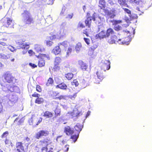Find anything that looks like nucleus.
Listing matches in <instances>:
<instances>
[{
    "label": "nucleus",
    "mask_w": 152,
    "mask_h": 152,
    "mask_svg": "<svg viewBox=\"0 0 152 152\" xmlns=\"http://www.w3.org/2000/svg\"><path fill=\"white\" fill-rule=\"evenodd\" d=\"M2 78L5 80L4 81L2 80H0V84L2 86L4 85L5 83H12L16 79L12 74L10 72L8 71L4 73L2 75Z\"/></svg>",
    "instance_id": "1"
},
{
    "label": "nucleus",
    "mask_w": 152,
    "mask_h": 152,
    "mask_svg": "<svg viewBox=\"0 0 152 152\" xmlns=\"http://www.w3.org/2000/svg\"><path fill=\"white\" fill-rule=\"evenodd\" d=\"M24 18V21L25 24L29 25L34 23V20L29 11L25 10L22 14Z\"/></svg>",
    "instance_id": "2"
},
{
    "label": "nucleus",
    "mask_w": 152,
    "mask_h": 152,
    "mask_svg": "<svg viewBox=\"0 0 152 152\" xmlns=\"http://www.w3.org/2000/svg\"><path fill=\"white\" fill-rule=\"evenodd\" d=\"M51 143L50 140L48 138H46L43 140H40L37 146L40 148H42L41 152H44V151L47 152L48 150V147Z\"/></svg>",
    "instance_id": "3"
},
{
    "label": "nucleus",
    "mask_w": 152,
    "mask_h": 152,
    "mask_svg": "<svg viewBox=\"0 0 152 152\" xmlns=\"http://www.w3.org/2000/svg\"><path fill=\"white\" fill-rule=\"evenodd\" d=\"M36 56L37 58L40 59L38 61V66L39 67H41L45 66V60L43 59V58H46L48 60L50 59V56L48 54L39 53L38 56Z\"/></svg>",
    "instance_id": "4"
},
{
    "label": "nucleus",
    "mask_w": 152,
    "mask_h": 152,
    "mask_svg": "<svg viewBox=\"0 0 152 152\" xmlns=\"http://www.w3.org/2000/svg\"><path fill=\"white\" fill-rule=\"evenodd\" d=\"M103 70L101 68L97 69L96 74L97 76V78H95L94 81L95 83L98 84L105 77L104 72Z\"/></svg>",
    "instance_id": "5"
},
{
    "label": "nucleus",
    "mask_w": 152,
    "mask_h": 152,
    "mask_svg": "<svg viewBox=\"0 0 152 152\" xmlns=\"http://www.w3.org/2000/svg\"><path fill=\"white\" fill-rule=\"evenodd\" d=\"M1 22L2 26L5 27L14 28V21L13 20L10 18H4L1 20Z\"/></svg>",
    "instance_id": "6"
},
{
    "label": "nucleus",
    "mask_w": 152,
    "mask_h": 152,
    "mask_svg": "<svg viewBox=\"0 0 152 152\" xmlns=\"http://www.w3.org/2000/svg\"><path fill=\"white\" fill-rule=\"evenodd\" d=\"M49 134L48 131L44 130H40L35 134V137L37 139H39L43 137H46L48 136Z\"/></svg>",
    "instance_id": "7"
},
{
    "label": "nucleus",
    "mask_w": 152,
    "mask_h": 152,
    "mask_svg": "<svg viewBox=\"0 0 152 152\" xmlns=\"http://www.w3.org/2000/svg\"><path fill=\"white\" fill-rule=\"evenodd\" d=\"M131 39L130 38L127 37L125 38H122L121 39H118L117 40V44L120 45H127L130 41Z\"/></svg>",
    "instance_id": "8"
},
{
    "label": "nucleus",
    "mask_w": 152,
    "mask_h": 152,
    "mask_svg": "<svg viewBox=\"0 0 152 152\" xmlns=\"http://www.w3.org/2000/svg\"><path fill=\"white\" fill-rule=\"evenodd\" d=\"M19 47L20 48L23 49L24 50L22 51V53L23 54H26L30 46L29 44L27 43H20L19 44Z\"/></svg>",
    "instance_id": "9"
},
{
    "label": "nucleus",
    "mask_w": 152,
    "mask_h": 152,
    "mask_svg": "<svg viewBox=\"0 0 152 152\" xmlns=\"http://www.w3.org/2000/svg\"><path fill=\"white\" fill-rule=\"evenodd\" d=\"M104 71L109 69L110 68V61L107 60H104L102 63L101 67L100 68Z\"/></svg>",
    "instance_id": "10"
},
{
    "label": "nucleus",
    "mask_w": 152,
    "mask_h": 152,
    "mask_svg": "<svg viewBox=\"0 0 152 152\" xmlns=\"http://www.w3.org/2000/svg\"><path fill=\"white\" fill-rule=\"evenodd\" d=\"M95 37L96 39H100L107 38L106 32L104 30L101 31L96 35Z\"/></svg>",
    "instance_id": "11"
},
{
    "label": "nucleus",
    "mask_w": 152,
    "mask_h": 152,
    "mask_svg": "<svg viewBox=\"0 0 152 152\" xmlns=\"http://www.w3.org/2000/svg\"><path fill=\"white\" fill-rule=\"evenodd\" d=\"M78 64L80 68L83 71H86L88 69V65L85 62L81 60L78 61Z\"/></svg>",
    "instance_id": "12"
},
{
    "label": "nucleus",
    "mask_w": 152,
    "mask_h": 152,
    "mask_svg": "<svg viewBox=\"0 0 152 152\" xmlns=\"http://www.w3.org/2000/svg\"><path fill=\"white\" fill-rule=\"evenodd\" d=\"M70 114L72 118L75 120L81 115V113L77 110H74L71 112Z\"/></svg>",
    "instance_id": "13"
},
{
    "label": "nucleus",
    "mask_w": 152,
    "mask_h": 152,
    "mask_svg": "<svg viewBox=\"0 0 152 152\" xmlns=\"http://www.w3.org/2000/svg\"><path fill=\"white\" fill-rule=\"evenodd\" d=\"M83 127V126L82 124L79 123H77L74 126L75 129L73 130L75 134H79Z\"/></svg>",
    "instance_id": "14"
},
{
    "label": "nucleus",
    "mask_w": 152,
    "mask_h": 152,
    "mask_svg": "<svg viewBox=\"0 0 152 152\" xmlns=\"http://www.w3.org/2000/svg\"><path fill=\"white\" fill-rule=\"evenodd\" d=\"M118 37L115 35L111 36L110 38L108 39L107 42L110 44H117Z\"/></svg>",
    "instance_id": "15"
},
{
    "label": "nucleus",
    "mask_w": 152,
    "mask_h": 152,
    "mask_svg": "<svg viewBox=\"0 0 152 152\" xmlns=\"http://www.w3.org/2000/svg\"><path fill=\"white\" fill-rule=\"evenodd\" d=\"M64 132L66 134L69 135L75 133L74 130H72L69 126H67L64 128Z\"/></svg>",
    "instance_id": "16"
},
{
    "label": "nucleus",
    "mask_w": 152,
    "mask_h": 152,
    "mask_svg": "<svg viewBox=\"0 0 152 152\" xmlns=\"http://www.w3.org/2000/svg\"><path fill=\"white\" fill-rule=\"evenodd\" d=\"M34 48L37 52H42L45 50L44 47L40 45H35L34 46Z\"/></svg>",
    "instance_id": "17"
},
{
    "label": "nucleus",
    "mask_w": 152,
    "mask_h": 152,
    "mask_svg": "<svg viewBox=\"0 0 152 152\" xmlns=\"http://www.w3.org/2000/svg\"><path fill=\"white\" fill-rule=\"evenodd\" d=\"M43 116L45 118H50L53 116L52 113L49 111H46L43 113Z\"/></svg>",
    "instance_id": "18"
},
{
    "label": "nucleus",
    "mask_w": 152,
    "mask_h": 152,
    "mask_svg": "<svg viewBox=\"0 0 152 152\" xmlns=\"http://www.w3.org/2000/svg\"><path fill=\"white\" fill-rule=\"evenodd\" d=\"M15 147L16 148V151L21 150L23 151L24 149V146L23 145V143L22 142H17L15 144Z\"/></svg>",
    "instance_id": "19"
},
{
    "label": "nucleus",
    "mask_w": 152,
    "mask_h": 152,
    "mask_svg": "<svg viewBox=\"0 0 152 152\" xmlns=\"http://www.w3.org/2000/svg\"><path fill=\"white\" fill-rule=\"evenodd\" d=\"M98 6L101 9L105 8L106 2L105 0H99Z\"/></svg>",
    "instance_id": "20"
},
{
    "label": "nucleus",
    "mask_w": 152,
    "mask_h": 152,
    "mask_svg": "<svg viewBox=\"0 0 152 152\" xmlns=\"http://www.w3.org/2000/svg\"><path fill=\"white\" fill-rule=\"evenodd\" d=\"M92 17H87L85 21L86 26L90 28L92 22Z\"/></svg>",
    "instance_id": "21"
},
{
    "label": "nucleus",
    "mask_w": 152,
    "mask_h": 152,
    "mask_svg": "<svg viewBox=\"0 0 152 152\" xmlns=\"http://www.w3.org/2000/svg\"><path fill=\"white\" fill-rule=\"evenodd\" d=\"M115 10L114 9L109 10L107 16H109L110 18H113L115 16Z\"/></svg>",
    "instance_id": "22"
},
{
    "label": "nucleus",
    "mask_w": 152,
    "mask_h": 152,
    "mask_svg": "<svg viewBox=\"0 0 152 152\" xmlns=\"http://www.w3.org/2000/svg\"><path fill=\"white\" fill-rule=\"evenodd\" d=\"M61 50L59 45L55 46L53 50V52L55 55L59 54L61 53Z\"/></svg>",
    "instance_id": "23"
},
{
    "label": "nucleus",
    "mask_w": 152,
    "mask_h": 152,
    "mask_svg": "<svg viewBox=\"0 0 152 152\" xmlns=\"http://www.w3.org/2000/svg\"><path fill=\"white\" fill-rule=\"evenodd\" d=\"M128 0H118V2L119 4L122 7L126 6L129 7V6L127 4Z\"/></svg>",
    "instance_id": "24"
},
{
    "label": "nucleus",
    "mask_w": 152,
    "mask_h": 152,
    "mask_svg": "<svg viewBox=\"0 0 152 152\" xmlns=\"http://www.w3.org/2000/svg\"><path fill=\"white\" fill-rule=\"evenodd\" d=\"M67 86L64 83H62L57 85L56 86V88H58L63 90H66L67 88Z\"/></svg>",
    "instance_id": "25"
},
{
    "label": "nucleus",
    "mask_w": 152,
    "mask_h": 152,
    "mask_svg": "<svg viewBox=\"0 0 152 152\" xmlns=\"http://www.w3.org/2000/svg\"><path fill=\"white\" fill-rule=\"evenodd\" d=\"M106 33L107 38L109 37L110 35L115 33L114 31L111 28H109L107 29L106 31Z\"/></svg>",
    "instance_id": "26"
},
{
    "label": "nucleus",
    "mask_w": 152,
    "mask_h": 152,
    "mask_svg": "<svg viewBox=\"0 0 152 152\" xmlns=\"http://www.w3.org/2000/svg\"><path fill=\"white\" fill-rule=\"evenodd\" d=\"M54 81L53 78L52 77H49L46 83V85L47 86H52L54 84Z\"/></svg>",
    "instance_id": "27"
},
{
    "label": "nucleus",
    "mask_w": 152,
    "mask_h": 152,
    "mask_svg": "<svg viewBox=\"0 0 152 152\" xmlns=\"http://www.w3.org/2000/svg\"><path fill=\"white\" fill-rule=\"evenodd\" d=\"M92 19L95 21V23L99 24L101 22V18L99 17H95V15L93 14L92 16Z\"/></svg>",
    "instance_id": "28"
},
{
    "label": "nucleus",
    "mask_w": 152,
    "mask_h": 152,
    "mask_svg": "<svg viewBox=\"0 0 152 152\" xmlns=\"http://www.w3.org/2000/svg\"><path fill=\"white\" fill-rule=\"evenodd\" d=\"M18 120V121L17 123V125H22L23 124V123L24 119L23 118H22L19 119V118L18 117L17 118L14 120V122H15L16 121H17Z\"/></svg>",
    "instance_id": "29"
},
{
    "label": "nucleus",
    "mask_w": 152,
    "mask_h": 152,
    "mask_svg": "<svg viewBox=\"0 0 152 152\" xmlns=\"http://www.w3.org/2000/svg\"><path fill=\"white\" fill-rule=\"evenodd\" d=\"M7 40V38L5 37V38L0 39V45L3 46L7 45V44L6 42Z\"/></svg>",
    "instance_id": "30"
},
{
    "label": "nucleus",
    "mask_w": 152,
    "mask_h": 152,
    "mask_svg": "<svg viewBox=\"0 0 152 152\" xmlns=\"http://www.w3.org/2000/svg\"><path fill=\"white\" fill-rule=\"evenodd\" d=\"M96 47L97 46L96 45H94L93 46H91V47L89 49L88 53L90 55H92L94 53V51Z\"/></svg>",
    "instance_id": "31"
},
{
    "label": "nucleus",
    "mask_w": 152,
    "mask_h": 152,
    "mask_svg": "<svg viewBox=\"0 0 152 152\" xmlns=\"http://www.w3.org/2000/svg\"><path fill=\"white\" fill-rule=\"evenodd\" d=\"M44 102V99L42 97H39L37 98L35 101V103L38 104H42Z\"/></svg>",
    "instance_id": "32"
},
{
    "label": "nucleus",
    "mask_w": 152,
    "mask_h": 152,
    "mask_svg": "<svg viewBox=\"0 0 152 152\" xmlns=\"http://www.w3.org/2000/svg\"><path fill=\"white\" fill-rule=\"evenodd\" d=\"M129 16L130 20L137 19L138 18V16L137 15L134 13H131Z\"/></svg>",
    "instance_id": "33"
},
{
    "label": "nucleus",
    "mask_w": 152,
    "mask_h": 152,
    "mask_svg": "<svg viewBox=\"0 0 152 152\" xmlns=\"http://www.w3.org/2000/svg\"><path fill=\"white\" fill-rule=\"evenodd\" d=\"M79 135V134H75L71 136V139L74 142H75L77 140Z\"/></svg>",
    "instance_id": "34"
},
{
    "label": "nucleus",
    "mask_w": 152,
    "mask_h": 152,
    "mask_svg": "<svg viewBox=\"0 0 152 152\" xmlns=\"http://www.w3.org/2000/svg\"><path fill=\"white\" fill-rule=\"evenodd\" d=\"M73 77V74L71 73H69L65 75V77L68 80H71Z\"/></svg>",
    "instance_id": "35"
},
{
    "label": "nucleus",
    "mask_w": 152,
    "mask_h": 152,
    "mask_svg": "<svg viewBox=\"0 0 152 152\" xmlns=\"http://www.w3.org/2000/svg\"><path fill=\"white\" fill-rule=\"evenodd\" d=\"M82 48V45L80 43H78L76 45L75 47V50L76 52L79 51Z\"/></svg>",
    "instance_id": "36"
},
{
    "label": "nucleus",
    "mask_w": 152,
    "mask_h": 152,
    "mask_svg": "<svg viewBox=\"0 0 152 152\" xmlns=\"http://www.w3.org/2000/svg\"><path fill=\"white\" fill-rule=\"evenodd\" d=\"M59 94L56 91H53L52 92V94H51V96L53 99H56V98Z\"/></svg>",
    "instance_id": "37"
},
{
    "label": "nucleus",
    "mask_w": 152,
    "mask_h": 152,
    "mask_svg": "<svg viewBox=\"0 0 152 152\" xmlns=\"http://www.w3.org/2000/svg\"><path fill=\"white\" fill-rule=\"evenodd\" d=\"M11 55L10 54H8L6 56L0 53V58H10L11 57Z\"/></svg>",
    "instance_id": "38"
},
{
    "label": "nucleus",
    "mask_w": 152,
    "mask_h": 152,
    "mask_svg": "<svg viewBox=\"0 0 152 152\" xmlns=\"http://www.w3.org/2000/svg\"><path fill=\"white\" fill-rule=\"evenodd\" d=\"M122 22L121 20H113L110 21V22L112 23L113 25H116Z\"/></svg>",
    "instance_id": "39"
},
{
    "label": "nucleus",
    "mask_w": 152,
    "mask_h": 152,
    "mask_svg": "<svg viewBox=\"0 0 152 152\" xmlns=\"http://www.w3.org/2000/svg\"><path fill=\"white\" fill-rule=\"evenodd\" d=\"M61 61V59L60 57H56L55 58L54 63L60 64Z\"/></svg>",
    "instance_id": "40"
},
{
    "label": "nucleus",
    "mask_w": 152,
    "mask_h": 152,
    "mask_svg": "<svg viewBox=\"0 0 152 152\" xmlns=\"http://www.w3.org/2000/svg\"><path fill=\"white\" fill-rule=\"evenodd\" d=\"M77 92H76L73 95H69V97L71 99L74 100L75 99L77 96Z\"/></svg>",
    "instance_id": "41"
},
{
    "label": "nucleus",
    "mask_w": 152,
    "mask_h": 152,
    "mask_svg": "<svg viewBox=\"0 0 152 152\" xmlns=\"http://www.w3.org/2000/svg\"><path fill=\"white\" fill-rule=\"evenodd\" d=\"M87 83L84 80H83L80 83L81 86L83 88H84L87 86Z\"/></svg>",
    "instance_id": "42"
},
{
    "label": "nucleus",
    "mask_w": 152,
    "mask_h": 152,
    "mask_svg": "<svg viewBox=\"0 0 152 152\" xmlns=\"http://www.w3.org/2000/svg\"><path fill=\"white\" fill-rule=\"evenodd\" d=\"M53 69L55 70H59L60 69V64L54 63Z\"/></svg>",
    "instance_id": "43"
},
{
    "label": "nucleus",
    "mask_w": 152,
    "mask_h": 152,
    "mask_svg": "<svg viewBox=\"0 0 152 152\" xmlns=\"http://www.w3.org/2000/svg\"><path fill=\"white\" fill-rule=\"evenodd\" d=\"M55 113L56 116H59L61 115V111L60 109L56 108L55 111Z\"/></svg>",
    "instance_id": "44"
},
{
    "label": "nucleus",
    "mask_w": 152,
    "mask_h": 152,
    "mask_svg": "<svg viewBox=\"0 0 152 152\" xmlns=\"http://www.w3.org/2000/svg\"><path fill=\"white\" fill-rule=\"evenodd\" d=\"M122 9L124 10L125 12V13L127 14L129 16V15L131 14V11L129 9L127 8H123Z\"/></svg>",
    "instance_id": "45"
},
{
    "label": "nucleus",
    "mask_w": 152,
    "mask_h": 152,
    "mask_svg": "<svg viewBox=\"0 0 152 152\" xmlns=\"http://www.w3.org/2000/svg\"><path fill=\"white\" fill-rule=\"evenodd\" d=\"M71 83L72 85H75V86H77L79 85V83L76 79L73 80Z\"/></svg>",
    "instance_id": "46"
},
{
    "label": "nucleus",
    "mask_w": 152,
    "mask_h": 152,
    "mask_svg": "<svg viewBox=\"0 0 152 152\" xmlns=\"http://www.w3.org/2000/svg\"><path fill=\"white\" fill-rule=\"evenodd\" d=\"M66 96L64 95H60V96L57 97L56 98V99H58L59 100H61V99H66Z\"/></svg>",
    "instance_id": "47"
},
{
    "label": "nucleus",
    "mask_w": 152,
    "mask_h": 152,
    "mask_svg": "<svg viewBox=\"0 0 152 152\" xmlns=\"http://www.w3.org/2000/svg\"><path fill=\"white\" fill-rule=\"evenodd\" d=\"M53 44V42L50 40H47L46 42L47 46L50 47L52 46Z\"/></svg>",
    "instance_id": "48"
},
{
    "label": "nucleus",
    "mask_w": 152,
    "mask_h": 152,
    "mask_svg": "<svg viewBox=\"0 0 152 152\" xmlns=\"http://www.w3.org/2000/svg\"><path fill=\"white\" fill-rule=\"evenodd\" d=\"M36 90L37 92H41L42 91V88L41 87V86L39 85H37Z\"/></svg>",
    "instance_id": "49"
},
{
    "label": "nucleus",
    "mask_w": 152,
    "mask_h": 152,
    "mask_svg": "<svg viewBox=\"0 0 152 152\" xmlns=\"http://www.w3.org/2000/svg\"><path fill=\"white\" fill-rule=\"evenodd\" d=\"M129 2L131 4H138L139 3V1L137 0H129Z\"/></svg>",
    "instance_id": "50"
},
{
    "label": "nucleus",
    "mask_w": 152,
    "mask_h": 152,
    "mask_svg": "<svg viewBox=\"0 0 152 152\" xmlns=\"http://www.w3.org/2000/svg\"><path fill=\"white\" fill-rule=\"evenodd\" d=\"M8 134V132L7 131H6L2 134V135L1 136V137L2 138H6L7 137Z\"/></svg>",
    "instance_id": "51"
},
{
    "label": "nucleus",
    "mask_w": 152,
    "mask_h": 152,
    "mask_svg": "<svg viewBox=\"0 0 152 152\" xmlns=\"http://www.w3.org/2000/svg\"><path fill=\"white\" fill-rule=\"evenodd\" d=\"M85 27V26L84 24L81 22H79L77 25V28H84Z\"/></svg>",
    "instance_id": "52"
},
{
    "label": "nucleus",
    "mask_w": 152,
    "mask_h": 152,
    "mask_svg": "<svg viewBox=\"0 0 152 152\" xmlns=\"http://www.w3.org/2000/svg\"><path fill=\"white\" fill-rule=\"evenodd\" d=\"M29 65L31 66L32 68L34 69L37 67V65L32 63H30L29 64Z\"/></svg>",
    "instance_id": "53"
},
{
    "label": "nucleus",
    "mask_w": 152,
    "mask_h": 152,
    "mask_svg": "<svg viewBox=\"0 0 152 152\" xmlns=\"http://www.w3.org/2000/svg\"><path fill=\"white\" fill-rule=\"evenodd\" d=\"M121 27L119 26H115L114 28V30L116 31H118L121 29Z\"/></svg>",
    "instance_id": "54"
},
{
    "label": "nucleus",
    "mask_w": 152,
    "mask_h": 152,
    "mask_svg": "<svg viewBox=\"0 0 152 152\" xmlns=\"http://www.w3.org/2000/svg\"><path fill=\"white\" fill-rule=\"evenodd\" d=\"M72 50V49L71 48L69 47L68 48V49L66 52V55L67 56H69V55L71 53Z\"/></svg>",
    "instance_id": "55"
},
{
    "label": "nucleus",
    "mask_w": 152,
    "mask_h": 152,
    "mask_svg": "<svg viewBox=\"0 0 152 152\" xmlns=\"http://www.w3.org/2000/svg\"><path fill=\"white\" fill-rule=\"evenodd\" d=\"M31 96L32 97H37V98L40 96V95L39 94H37L36 92H35L34 93V94L31 95Z\"/></svg>",
    "instance_id": "56"
},
{
    "label": "nucleus",
    "mask_w": 152,
    "mask_h": 152,
    "mask_svg": "<svg viewBox=\"0 0 152 152\" xmlns=\"http://www.w3.org/2000/svg\"><path fill=\"white\" fill-rule=\"evenodd\" d=\"M5 143L6 145H9L11 143V142L10 140L6 138L5 140Z\"/></svg>",
    "instance_id": "57"
},
{
    "label": "nucleus",
    "mask_w": 152,
    "mask_h": 152,
    "mask_svg": "<svg viewBox=\"0 0 152 152\" xmlns=\"http://www.w3.org/2000/svg\"><path fill=\"white\" fill-rule=\"evenodd\" d=\"M101 10H103L104 12L105 13V15L107 16L108 13H109V10L107 9H105V8L102 9Z\"/></svg>",
    "instance_id": "58"
},
{
    "label": "nucleus",
    "mask_w": 152,
    "mask_h": 152,
    "mask_svg": "<svg viewBox=\"0 0 152 152\" xmlns=\"http://www.w3.org/2000/svg\"><path fill=\"white\" fill-rule=\"evenodd\" d=\"M28 53L29 54V55L30 56H33L34 54L35 53L32 50H30L28 51Z\"/></svg>",
    "instance_id": "59"
},
{
    "label": "nucleus",
    "mask_w": 152,
    "mask_h": 152,
    "mask_svg": "<svg viewBox=\"0 0 152 152\" xmlns=\"http://www.w3.org/2000/svg\"><path fill=\"white\" fill-rule=\"evenodd\" d=\"M73 15H74L73 13H72L70 14H69L67 15V17H66V18L68 19H71L72 18Z\"/></svg>",
    "instance_id": "60"
},
{
    "label": "nucleus",
    "mask_w": 152,
    "mask_h": 152,
    "mask_svg": "<svg viewBox=\"0 0 152 152\" xmlns=\"http://www.w3.org/2000/svg\"><path fill=\"white\" fill-rule=\"evenodd\" d=\"M84 39L85 41V42L86 43L87 45H89L90 43V39L88 38H84Z\"/></svg>",
    "instance_id": "61"
},
{
    "label": "nucleus",
    "mask_w": 152,
    "mask_h": 152,
    "mask_svg": "<svg viewBox=\"0 0 152 152\" xmlns=\"http://www.w3.org/2000/svg\"><path fill=\"white\" fill-rule=\"evenodd\" d=\"M56 38V36L55 35H53L50 37V39L51 40L55 39Z\"/></svg>",
    "instance_id": "62"
},
{
    "label": "nucleus",
    "mask_w": 152,
    "mask_h": 152,
    "mask_svg": "<svg viewBox=\"0 0 152 152\" xmlns=\"http://www.w3.org/2000/svg\"><path fill=\"white\" fill-rule=\"evenodd\" d=\"M89 30V29H86L84 30L83 32V33L84 34H85L86 35L87 37H88L89 36L88 34V31H86V30Z\"/></svg>",
    "instance_id": "63"
},
{
    "label": "nucleus",
    "mask_w": 152,
    "mask_h": 152,
    "mask_svg": "<svg viewBox=\"0 0 152 152\" xmlns=\"http://www.w3.org/2000/svg\"><path fill=\"white\" fill-rule=\"evenodd\" d=\"M3 106L1 102H0V114L3 112Z\"/></svg>",
    "instance_id": "64"
}]
</instances>
